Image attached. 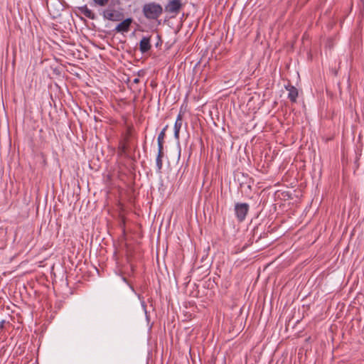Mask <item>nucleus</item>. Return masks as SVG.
<instances>
[{
  "label": "nucleus",
  "mask_w": 364,
  "mask_h": 364,
  "mask_svg": "<svg viewBox=\"0 0 364 364\" xmlns=\"http://www.w3.org/2000/svg\"><path fill=\"white\" fill-rule=\"evenodd\" d=\"M142 12L148 20H156L163 14V8L159 4L149 2L143 6Z\"/></svg>",
  "instance_id": "obj_1"
},
{
  "label": "nucleus",
  "mask_w": 364,
  "mask_h": 364,
  "mask_svg": "<svg viewBox=\"0 0 364 364\" xmlns=\"http://www.w3.org/2000/svg\"><path fill=\"white\" fill-rule=\"evenodd\" d=\"M250 206L246 203H237L235 205V213L238 221L245 220L249 211Z\"/></svg>",
  "instance_id": "obj_2"
},
{
  "label": "nucleus",
  "mask_w": 364,
  "mask_h": 364,
  "mask_svg": "<svg viewBox=\"0 0 364 364\" xmlns=\"http://www.w3.org/2000/svg\"><path fill=\"white\" fill-rule=\"evenodd\" d=\"M105 18L112 21H119L124 18V14L114 9H106L103 12Z\"/></svg>",
  "instance_id": "obj_3"
},
{
  "label": "nucleus",
  "mask_w": 364,
  "mask_h": 364,
  "mask_svg": "<svg viewBox=\"0 0 364 364\" xmlns=\"http://www.w3.org/2000/svg\"><path fill=\"white\" fill-rule=\"evenodd\" d=\"M181 8V0H171L166 5L165 10L170 14H178Z\"/></svg>",
  "instance_id": "obj_4"
},
{
  "label": "nucleus",
  "mask_w": 364,
  "mask_h": 364,
  "mask_svg": "<svg viewBox=\"0 0 364 364\" xmlns=\"http://www.w3.org/2000/svg\"><path fill=\"white\" fill-rule=\"evenodd\" d=\"M133 21L132 18H127L119 23L115 28V31L117 33H126L129 31L130 26Z\"/></svg>",
  "instance_id": "obj_5"
},
{
  "label": "nucleus",
  "mask_w": 364,
  "mask_h": 364,
  "mask_svg": "<svg viewBox=\"0 0 364 364\" xmlns=\"http://www.w3.org/2000/svg\"><path fill=\"white\" fill-rule=\"evenodd\" d=\"M151 48L150 38L144 36L139 43V50L142 53H146Z\"/></svg>",
  "instance_id": "obj_6"
},
{
  "label": "nucleus",
  "mask_w": 364,
  "mask_h": 364,
  "mask_svg": "<svg viewBox=\"0 0 364 364\" xmlns=\"http://www.w3.org/2000/svg\"><path fill=\"white\" fill-rule=\"evenodd\" d=\"M286 89L289 91L288 98L290 100L291 102H295L298 97L297 89L292 85L287 86Z\"/></svg>",
  "instance_id": "obj_7"
},
{
  "label": "nucleus",
  "mask_w": 364,
  "mask_h": 364,
  "mask_svg": "<svg viewBox=\"0 0 364 364\" xmlns=\"http://www.w3.org/2000/svg\"><path fill=\"white\" fill-rule=\"evenodd\" d=\"M182 127V115L178 114L174 124V136L176 139H179V132Z\"/></svg>",
  "instance_id": "obj_8"
},
{
  "label": "nucleus",
  "mask_w": 364,
  "mask_h": 364,
  "mask_svg": "<svg viewBox=\"0 0 364 364\" xmlns=\"http://www.w3.org/2000/svg\"><path fill=\"white\" fill-rule=\"evenodd\" d=\"M79 10L87 18H88L90 19H92V20L95 19V18H96L95 14L90 9H89L86 5L80 7Z\"/></svg>",
  "instance_id": "obj_9"
},
{
  "label": "nucleus",
  "mask_w": 364,
  "mask_h": 364,
  "mask_svg": "<svg viewBox=\"0 0 364 364\" xmlns=\"http://www.w3.org/2000/svg\"><path fill=\"white\" fill-rule=\"evenodd\" d=\"M164 155L161 154L160 153H158L156 160V167L159 172H161V170L162 168L163 162L162 159Z\"/></svg>",
  "instance_id": "obj_10"
},
{
  "label": "nucleus",
  "mask_w": 364,
  "mask_h": 364,
  "mask_svg": "<svg viewBox=\"0 0 364 364\" xmlns=\"http://www.w3.org/2000/svg\"><path fill=\"white\" fill-rule=\"evenodd\" d=\"M168 128V125H166L165 127L159 133L158 138H157V142H163L164 143V138L166 136V131Z\"/></svg>",
  "instance_id": "obj_11"
},
{
  "label": "nucleus",
  "mask_w": 364,
  "mask_h": 364,
  "mask_svg": "<svg viewBox=\"0 0 364 364\" xmlns=\"http://www.w3.org/2000/svg\"><path fill=\"white\" fill-rule=\"evenodd\" d=\"M95 4L100 6H105L109 1V0H93Z\"/></svg>",
  "instance_id": "obj_12"
},
{
  "label": "nucleus",
  "mask_w": 364,
  "mask_h": 364,
  "mask_svg": "<svg viewBox=\"0 0 364 364\" xmlns=\"http://www.w3.org/2000/svg\"><path fill=\"white\" fill-rule=\"evenodd\" d=\"M158 153H160L162 155H164V143L158 142Z\"/></svg>",
  "instance_id": "obj_13"
},
{
  "label": "nucleus",
  "mask_w": 364,
  "mask_h": 364,
  "mask_svg": "<svg viewBox=\"0 0 364 364\" xmlns=\"http://www.w3.org/2000/svg\"><path fill=\"white\" fill-rule=\"evenodd\" d=\"M4 323H5V321H4V320H2L0 322V328H4Z\"/></svg>",
  "instance_id": "obj_14"
},
{
  "label": "nucleus",
  "mask_w": 364,
  "mask_h": 364,
  "mask_svg": "<svg viewBox=\"0 0 364 364\" xmlns=\"http://www.w3.org/2000/svg\"><path fill=\"white\" fill-rule=\"evenodd\" d=\"M139 82V78H134L133 80V83L137 84Z\"/></svg>",
  "instance_id": "obj_15"
},
{
  "label": "nucleus",
  "mask_w": 364,
  "mask_h": 364,
  "mask_svg": "<svg viewBox=\"0 0 364 364\" xmlns=\"http://www.w3.org/2000/svg\"><path fill=\"white\" fill-rule=\"evenodd\" d=\"M141 305H142L143 308L146 310V304H145L144 301H141Z\"/></svg>",
  "instance_id": "obj_16"
},
{
  "label": "nucleus",
  "mask_w": 364,
  "mask_h": 364,
  "mask_svg": "<svg viewBox=\"0 0 364 364\" xmlns=\"http://www.w3.org/2000/svg\"><path fill=\"white\" fill-rule=\"evenodd\" d=\"M122 280H123L124 282H126V283H127V284H128V282H127V279H126L125 277H122Z\"/></svg>",
  "instance_id": "obj_17"
},
{
  "label": "nucleus",
  "mask_w": 364,
  "mask_h": 364,
  "mask_svg": "<svg viewBox=\"0 0 364 364\" xmlns=\"http://www.w3.org/2000/svg\"><path fill=\"white\" fill-rule=\"evenodd\" d=\"M129 286L130 289H131L133 291H134V287H133L132 285H130V284H129Z\"/></svg>",
  "instance_id": "obj_18"
}]
</instances>
